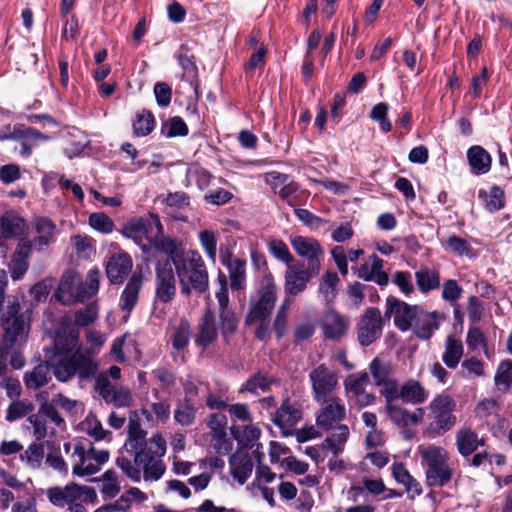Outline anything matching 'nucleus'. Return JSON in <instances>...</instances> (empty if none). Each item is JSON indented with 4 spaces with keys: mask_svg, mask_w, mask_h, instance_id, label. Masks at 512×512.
Returning <instances> with one entry per match:
<instances>
[{
    "mask_svg": "<svg viewBox=\"0 0 512 512\" xmlns=\"http://www.w3.org/2000/svg\"><path fill=\"white\" fill-rule=\"evenodd\" d=\"M49 363L55 378L60 382H67L75 375L80 380H89L98 371V363L88 352L81 350L79 335L75 331L56 336Z\"/></svg>",
    "mask_w": 512,
    "mask_h": 512,
    "instance_id": "nucleus-1",
    "label": "nucleus"
},
{
    "mask_svg": "<svg viewBox=\"0 0 512 512\" xmlns=\"http://www.w3.org/2000/svg\"><path fill=\"white\" fill-rule=\"evenodd\" d=\"M147 432L142 429L138 420L131 419L128 424V435L123 445V452L116 459L117 466L123 473L134 482H140L141 473L137 464L143 462L150 453L156 455H164L166 453V440L161 433H155L148 440L146 438Z\"/></svg>",
    "mask_w": 512,
    "mask_h": 512,
    "instance_id": "nucleus-2",
    "label": "nucleus"
},
{
    "mask_svg": "<svg viewBox=\"0 0 512 512\" xmlns=\"http://www.w3.org/2000/svg\"><path fill=\"white\" fill-rule=\"evenodd\" d=\"M174 266L182 294L188 296L192 291L203 293L207 290L208 271L197 251L189 250L180 259H174Z\"/></svg>",
    "mask_w": 512,
    "mask_h": 512,
    "instance_id": "nucleus-3",
    "label": "nucleus"
},
{
    "mask_svg": "<svg viewBox=\"0 0 512 512\" xmlns=\"http://www.w3.org/2000/svg\"><path fill=\"white\" fill-rule=\"evenodd\" d=\"M63 448L71 459L72 474L78 477L96 474L110 457L108 450L97 449L91 443L86 446L79 440L66 442Z\"/></svg>",
    "mask_w": 512,
    "mask_h": 512,
    "instance_id": "nucleus-4",
    "label": "nucleus"
},
{
    "mask_svg": "<svg viewBox=\"0 0 512 512\" xmlns=\"http://www.w3.org/2000/svg\"><path fill=\"white\" fill-rule=\"evenodd\" d=\"M418 453L428 487H443L451 481L453 469L449 464L450 456L446 449L435 445L420 446Z\"/></svg>",
    "mask_w": 512,
    "mask_h": 512,
    "instance_id": "nucleus-5",
    "label": "nucleus"
},
{
    "mask_svg": "<svg viewBox=\"0 0 512 512\" xmlns=\"http://www.w3.org/2000/svg\"><path fill=\"white\" fill-rule=\"evenodd\" d=\"M32 311H22L18 300L14 299L6 307L1 316V325L4 331V341L12 346L26 342L31 329Z\"/></svg>",
    "mask_w": 512,
    "mask_h": 512,
    "instance_id": "nucleus-6",
    "label": "nucleus"
},
{
    "mask_svg": "<svg viewBox=\"0 0 512 512\" xmlns=\"http://www.w3.org/2000/svg\"><path fill=\"white\" fill-rule=\"evenodd\" d=\"M277 300V286L271 273H265L260 281L257 297L250 300L246 323L264 322Z\"/></svg>",
    "mask_w": 512,
    "mask_h": 512,
    "instance_id": "nucleus-7",
    "label": "nucleus"
},
{
    "mask_svg": "<svg viewBox=\"0 0 512 512\" xmlns=\"http://www.w3.org/2000/svg\"><path fill=\"white\" fill-rule=\"evenodd\" d=\"M308 379L314 401L335 396L334 393L339 388V372L325 363L314 365L309 371Z\"/></svg>",
    "mask_w": 512,
    "mask_h": 512,
    "instance_id": "nucleus-8",
    "label": "nucleus"
},
{
    "mask_svg": "<svg viewBox=\"0 0 512 512\" xmlns=\"http://www.w3.org/2000/svg\"><path fill=\"white\" fill-rule=\"evenodd\" d=\"M46 497L53 506L65 508L82 498L86 501H94L97 495L91 487L70 483L65 486L50 487L46 491Z\"/></svg>",
    "mask_w": 512,
    "mask_h": 512,
    "instance_id": "nucleus-9",
    "label": "nucleus"
},
{
    "mask_svg": "<svg viewBox=\"0 0 512 512\" xmlns=\"http://www.w3.org/2000/svg\"><path fill=\"white\" fill-rule=\"evenodd\" d=\"M315 402L320 405L316 416V424L319 428L330 430L345 419L346 406L340 397L332 396Z\"/></svg>",
    "mask_w": 512,
    "mask_h": 512,
    "instance_id": "nucleus-10",
    "label": "nucleus"
},
{
    "mask_svg": "<svg viewBox=\"0 0 512 512\" xmlns=\"http://www.w3.org/2000/svg\"><path fill=\"white\" fill-rule=\"evenodd\" d=\"M383 320L379 309L368 308L357 324V337L362 346H369L375 342L382 333Z\"/></svg>",
    "mask_w": 512,
    "mask_h": 512,
    "instance_id": "nucleus-11",
    "label": "nucleus"
},
{
    "mask_svg": "<svg viewBox=\"0 0 512 512\" xmlns=\"http://www.w3.org/2000/svg\"><path fill=\"white\" fill-rule=\"evenodd\" d=\"M420 309L417 305H409L395 297H388L385 314L393 317L395 326L406 332L412 328Z\"/></svg>",
    "mask_w": 512,
    "mask_h": 512,
    "instance_id": "nucleus-12",
    "label": "nucleus"
},
{
    "mask_svg": "<svg viewBox=\"0 0 512 512\" xmlns=\"http://www.w3.org/2000/svg\"><path fill=\"white\" fill-rule=\"evenodd\" d=\"M217 282L219 284V290L216 292L215 296L219 304L222 334L226 337L228 334L235 332L237 328V321L235 314L231 309H229L228 282L227 277L223 272H219Z\"/></svg>",
    "mask_w": 512,
    "mask_h": 512,
    "instance_id": "nucleus-13",
    "label": "nucleus"
},
{
    "mask_svg": "<svg viewBox=\"0 0 512 512\" xmlns=\"http://www.w3.org/2000/svg\"><path fill=\"white\" fill-rule=\"evenodd\" d=\"M350 318L333 308L327 309L321 319L320 328L323 337L327 340L338 341L348 332Z\"/></svg>",
    "mask_w": 512,
    "mask_h": 512,
    "instance_id": "nucleus-14",
    "label": "nucleus"
},
{
    "mask_svg": "<svg viewBox=\"0 0 512 512\" xmlns=\"http://www.w3.org/2000/svg\"><path fill=\"white\" fill-rule=\"evenodd\" d=\"M319 272H314L303 263H291L285 271V293L289 296H296L303 292L310 279Z\"/></svg>",
    "mask_w": 512,
    "mask_h": 512,
    "instance_id": "nucleus-15",
    "label": "nucleus"
},
{
    "mask_svg": "<svg viewBox=\"0 0 512 512\" xmlns=\"http://www.w3.org/2000/svg\"><path fill=\"white\" fill-rule=\"evenodd\" d=\"M291 245L295 252L307 261V267L314 272L320 271L324 250L318 240L311 237L295 236L291 240Z\"/></svg>",
    "mask_w": 512,
    "mask_h": 512,
    "instance_id": "nucleus-16",
    "label": "nucleus"
},
{
    "mask_svg": "<svg viewBox=\"0 0 512 512\" xmlns=\"http://www.w3.org/2000/svg\"><path fill=\"white\" fill-rule=\"evenodd\" d=\"M455 400L447 394H439L433 398L429 409L434 416L435 423L442 430H449L456 424Z\"/></svg>",
    "mask_w": 512,
    "mask_h": 512,
    "instance_id": "nucleus-17",
    "label": "nucleus"
},
{
    "mask_svg": "<svg viewBox=\"0 0 512 512\" xmlns=\"http://www.w3.org/2000/svg\"><path fill=\"white\" fill-rule=\"evenodd\" d=\"M155 295L162 303L171 302L176 295V278L168 261L156 267Z\"/></svg>",
    "mask_w": 512,
    "mask_h": 512,
    "instance_id": "nucleus-18",
    "label": "nucleus"
},
{
    "mask_svg": "<svg viewBox=\"0 0 512 512\" xmlns=\"http://www.w3.org/2000/svg\"><path fill=\"white\" fill-rule=\"evenodd\" d=\"M302 418V412L297 403L286 399L273 415V423L277 425L283 435H290L293 428Z\"/></svg>",
    "mask_w": 512,
    "mask_h": 512,
    "instance_id": "nucleus-19",
    "label": "nucleus"
},
{
    "mask_svg": "<svg viewBox=\"0 0 512 512\" xmlns=\"http://www.w3.org/2000/svg\"><path fill=\"white\" fill-rule=\"evenodd\" d=\"M81 276L74 271L65 272L59 282L55 297L64 305L78 302Z\"/></svg>",
    "mask_w": 512,
    "mask_h": 512,
    "instance_id": "nucleus-20",
    "label": "nucleus"
},
{
    "mask_svg": "<svg viewBox=\"0 0 512 512\" xmlns=\"http://www.w3.org/2000/svg\"><path fill=\"white\" fill-rule=\"evenodd\" d=\"M230 474L240 485L245 484L252 474L253 462L249 453L240 449L229 458Z\"/></svg>",
    "mask_w": 512,
    "mask_h": 512,
    "instance_id": "nucleus-21",
    "label": "nucleus"
},
{
    "mask_svg": "<svg viewBox=\"0 0 512 512\" xmlns=\"http://www.w3.org/2000/svg\"><path fill=\"white\" fill-rule=\"evenodd\" d=\"M131 257L123 252L113 254L106 264V275L111 283H122L132 269Z\"/></svg>",
    "mask_w": 512,
    "mask_h": 512,
    "instance_id": "nucleus-22",
    "label": "nucleus"
},
{
    "mask_svg": "<svg viewBox=\"0 0 512 512\" xmlns=\"http://www.w3.org/2000/svg\"><path fill=\"white\" fill-rule=\"evenodd\" d=\"M152 230L149 221L143 218L131 219L123 227V235L132 239L136 244L147 250V245L151 242L150 232Z\"/></svg>",
    "mask_w": 512,
    "mask_h": 512,
    "instance_id": "nucleus-23",
    "label": "nucleus"
},
{
    "mask_svg": "<svg viewBox=\"0 0 512 512\" xmlns=\"http://www.w3.org/2000/svg\"><path fill=\"white\" fill-rule=\"evenodd\" d=\"M31 250L32 244L30 241L23 240L18 243L9 264V271L13 280L21 279L26 273L29 267L28 260Z\"/></svg>",
    "mask_w": 512,
    "mask_h": 512,
    "instance_id": "nucleus-24",
    "label": "nucleus"
},
{
    "mask_svg": "<svg viewBox=\"0 0 512 512\" xmlns=\"http://www.w3.org/2000/svg\"><path fill=\"white\" fill-rule=\"evenodd\" d=\"M384 261L376 254L369 257L368 261L364 263L359 271L358 276L365 281H372L379 286H386L389 282V277L383 271Z\"/></svg>",
    "mask_w": 512,
    "mask_h": 512,
    "instance_id": "nucleus-25",
    "label": "nucleus"
},
{
    "mask_svg": "<svg viewBox=\"0 0 512 512\" xmlns=\"http://www.w3.org/2000/svg\"><path fill=\"white\" fill-rule=\"evenodd\" d=\"M439 328L438 313L420 309L413 326V333L422 340H428Z\"/></svg>",
    "mask_w": 512,
    "mask_h": 512,
    "instance_id": "nucleus-26",
    "label": "nucleus"
},
{
    "mask_svg": "<svg viewBox=\"0 0 512 512\" xmlns=\"http://www.w3.org/2000/svg\"><path fill=\"white\" fill-rule=\"evenodd\" d=\"M32 225L37 235L34 237L31 244L38 250H42L54 241L56 226L52 220L47 217H36Z\"/></svg>",
    "mask_w": 512,
    "mask_h": 512,
    "instance_id": "nucleus-27",
    "label": "nucleus"
},
{
    "mask_svg": "<svg viewBox=\"0 0 512 512\" xmlns=\"http://www.w3.org/2000/svg\"><path fill=\"white\" fill-rule=\"evenodd\" d=\"M156 227L158 234L149 243L157 252L168 255L172 261L174 259H180L182 256L179 254L181 243L176 239H172L162 232V224L158 217L155 218Z\"/></svg>",
    "mask_w": 512,
    "mask_h": 512,
    "instance_id": "nucleus-28",
    "label": "nucleus"
},
{
    "mask_svg": "<svg viewBox=\"0 0 512 512\" xmlns=\"http://www.w3.org/2000/svg\"><path fill=\"white\" fill-rule=\"evenodd\" d=\"M222 264L228 269L231 288L242 290L246 285V262L233 258L230 254L222 256Z\"/></svg>",
    "mask_w": 512,
    "mask_h": 512,
    "instance_id": "nucleus-29",
    "label": "nucleus"
},
{
    "mask_svg": "<svg viewBox=\"0 0 512 512\" xmlns=\"http://www.w3.org/2000/svg\"><path fill=\"white\" fill-rule=\"evenodd\" d=\"M51 364L49 360L44 363H40L35 366L32 370L26 371L23 376V381L27 389L37 390L45 385L51 379Z\"/></svg>",
    "mask_w": 512,
    "mask_h": 512,
    "instance_id": "nucleus-30",
    "label": "nucleus"
},
{
    "mask_svg": "<svg viewBox=\"0 0 512 512\" xmlns=\"http://www.w3.org/2000/svg\"><path fill=\"white\" fill-rule=\"evenodd\" d=\"M162 456L150 453L142 459L143 462L137 464L140 473L142 474L143 472L145 481H157L164 475L166 467L164 462L159 459Z\"/></svg>",
    "mask_w": 512,
    "mask_h": 512,
    "instance_id": "nucleus-31",
    "label": "nucleus"
},
{
    "mask_svg": "<svg viewBox=\"0 0 512 512\" xmlns=\"http://www.w3.org/2000/svg\"><path fill=\"white\" fill-rule=\"evenodd\" d=\"M428 391L415 379H409L400 386L399 399L414 405L424 403L428 398Z\"/></svg>",
    "mask_w": 512,
    "mask_h": 512,
    "instance_id": "nucleus-32",
    "label": "nucleus"
},
{
    "mask_svg": "<svg viewBox=\"0 0 512 512\" xmlns=\"http://www.w3.org/2000/svg\"><path fill=\"white\" fill-rule=\"evenodd\" d=\"M226 419L220 414H213L208 420V426L213 431V438L216 440L215 448L220 452H228L232 448V442L226 437Z\"/></svg>",
    "mask_w": 512,
    "mask_h": 512,
    "instance_id": "nucleus-33",
    "label": "nucleus"
},
{
    "mask_svg": "<svg viewBox=\"0 0 512 512\" xmlns=\"http://www.w3.org/2000/svg\"><path fill=\"white\" fill-rule=\"evenodd\" d=\"M463 353L464 347L462 341L452 335L447 336L444 343V353L442 355L444 364L450 369H455L460 363Z\"/></svg>",
    "mask_w": 512,
    "mask_h": 512,
    "instance_id": "nucleus-34",
    "label": "nucleus"
},
{
    "mask_svg": "<svg viewBox=\"0 0 512 512\" xmlns=\"http://www.w3.org/2000/svg\"><path fill=\"white\" fill-rule=\"evenodd\" d=\"M469 165L474 174H486L491 168V156L481 146H473L467 152Z\"/></svg>",
    "mask_w": 512,
    "mask_h": 512,
    "instance_id": "nucleus-35",
    "label": "nucleus"
},
{
    "mask_svg": "<svg viewBox=\"0 0 512 512\" xmlns=\"http://www.w3.org/2000/svg\"><path fill=\"white\" fill-rule=\"evenodd\" d=\"M142 285V279L138 275H133L126 284L120 298V307L128 313L135 307L138 301L139 291Z\"/></svg>",
    "mask_w": 512,
    "mask_h": 512,
    "instance_id": "nucleus-36",
    "label": "nucleus"
},
{
    "mask_svg": "<svg viewBox=\"0 0 512 512\" xmlns=\"http://www.w3.org/2000/svg\"><path fill=\"white\" fill-rule=\"evenodd\" d=\"M217 338V328L215 319L211 311H207L199 326V332L196 337V343L199 346L207 347Z\"/></svg>",
    "mask_w": 512,
    "mask_h": 512,
    "instance_id": "nucleus-37",
    "label": "nucleus"
},
{
    "mask_svg": "<svg viewBox=\"0 0 512 512\" xmlns=\"http://www.w3.org/2000/svg\"><path fill=\"white\" fill-rule=\"evenodd\" d=\"M332 429L333 433L324 440L323 447L330 450L334 456L339 455L349 437V428L343 424H337Z\"/></svg>",
    "mask_w": 512,
    "mask_h": 512,
    "instance_id": "nucleus-38",
    "label": "nucleus"
},
{
    "mask_svg": "<svg viewBox=\"0 0 512 512\" xmlns=\"http://www.w3.org/2000/svg\"><path fill=\"white\" fill-rule=\"evenodd\" d=\"M395 481L402 484L408 493L420 495L422 493L419 482L413 478L402 463H394L391 467Z\"/></svg>",
    "mask_w": 512,
    "mask_h": 512,
    "instance_id": "nucleus-39",
    "label": "nucleus"
},
{
    "mask_svg": "<svg viewBox=\"0 0 512 512\" xmlns=\"http://www.w3.org/2000/svg\"><path fill=\"white\" fill-rule=\"evenodd\" d=\"M482 444V440L478 439L477 434L470 429L460 430L456 434V445L463 456L471 455Z\"/></svg>",
    "mask_w": 512,
    "mask_h": 512,
    "instance_id": "nucleus-40",
    "label": "nucleus"
},
{
    "mask_svg": "<svg viewBox=\"0 0 512 512\" xmlns=\"http://www.w3.org/2000/svg\"><path fill=\"white\" fill-rule=\"evenodd\" d=\"M415 279L418 289L424 294L436 290L440 286L439 273L427 267L417 270L415 272Z\"/></svg>",
    "mask_w": 512,
    "mask_h": 512,
    "instance_id": "nucleus-41",
    "label": "nucleus"
},
{
    "mask_svg": "<svg viewBox=\"0 0 512 512\" xmlns=\"http://www.w3.org/2000/svg\"><path fill=\"white\" fill-rule=\"evenodd\" d=\"M100 284V271L96 268L90 269L85 281L80 279L78 302H84L97 294Z\"/></svg>",
    "mask_w": 512,
    "mask_h": 512,
    "instance_id": "nucleus-42",
    "label": "nucleus"
},
{
    "mask_svg": "<svg viewBox=\"0 0 512 512\" xmlns=\"http://www.w3.org/2000/svg\"><path fill=\"white\" fill-rule=\"evenodd\" d=\"M386 411L390 420L401 427L416 424L419 421V417L415 413H410L403 407L392 404V402L386 404Z\"/></svg>",
    "mask_w": 512,
    "mask_h": 512,
    "instance_id": "nucleus-43",
    "label": "nucleus"
},
{
    "mask_svg": "<svg viewBox=\"0 0 512 512\" xmlns=\"http://www.w3.org/2000/svg\"><path fill=\"white\" fill-rule=\"evenodd\" d=\"M23 220L13 213L0 217V238L8 239L18 235L22 230Z\"/></svg>",
    "mask_w": 512,
    "mask_h": 512,
    "instance_id": "nucleus-44",
    "label": "nucleus"
},
{
    "mask_svg": "<svg viewBox=\"0 0 512 512\" xmlns=\"http://www.w3.org/2000/svg\"><path fill=\"white\" fill-rule=\"evenodd\" d=\"M339 277L335 272H326L319 284V292L327 303L332 302L338 291Z\"/></svg>",
    "mask_w": 512,
    "mask_h": 512,
    "instance_id": "nucleus-45",
    "label": "nucleus"
},
{
    "mask_svg": "<svg viewBox=\"0 0 512 512\" xmlns=\"http://www.w3.org/2000/svg\"><path fill=\"white\" fill-rule=\"evenodd\" d=\"M100 492L104 499L115 498L120 492V483L115 471L107 470L101 477Z\"/></svg>",
    "mask_w": 512,
    "mask_h": 512,
    "instance_id": "nucleus-46",
    "label": "nucleus"
},
{
    "mask_svg": "<svg viewBox=\"0 0 512 512\" xmlns=\"http://www.w3.org/2000/svg\"><path fill=\"white\" fill-rule=\"evenodd\" d=\"M442 247L444 250L451 252L457 256H470L472 247L470 243L459 236L450 235L443 242Z\"/></svg>",
    "mask_w": 512,
    "mask_h": 512,
    "instance_id": "nucleus-47",
    "label": "nucleus"
},
{
    "mask_svg": "<svg viewBox=\"0 0 512 512\" xmlns=\"http://www.w3.org/2000/svg\"><path fill=\"white\" fill-rule=\"evenodd\" d=\"M44 458V449L41 444L32 443L20 454V460L31 469H38Z\"/></svg>",
    "mask_w": 512,
    "mask_h": 512,
    "instance_id": "nucleus-48",
    "label": "nucleus"
},
{
    "mask_svg": "<svg viewBox=\"0 0 512 512\" xmlns=\"http://www.w3.org/2000/svg\"><path fill=\"white\" fill-rule=\"evenodd\" d=\"M273 378L265 374L258 373L250 377L245 384H243L241 391H248L253 394L266 392L270 385L273 383Z\"/></svg>",
    "mask_w": 512,
    "mask_h": 512,
    "instance_id": "nucleus-49",
    "label": "nucleus"
},
{
    "mask_svg": "<svg viewBox=\"0 0 512 512\" xmlns=\"http://www.w3.org/2000/svg\"><path fill=\"white\" fill-rule=\"evenodd\" d=\"M155 120L151 112L143 110L133 122V132L138 137L147 136L154 129Z\"/></svg>",
    "mask_w": 512,
    "mask_h": 512,
    "instance_id": "nucleus-50",
    "label": "nucleus"
},
{
    "mask_svg": "<svg viewBox=\"0 0 512 512\" xmlns=\"http://www.w3.org/2000/svg\"><path fill=\"white\" fill-rule=\"evenodd\" d=\"M479 197L483 198L485 207L490 212L498 211L504 207V191L500 187H492L489 193L480 191Z\"/></svg>",
    "mask_w": 512,
    "mask_h": 512,
    "instance_id": "nucleus-51",
    "label": "nucleus"
},
{
    "mask_svg": "<svg viewBox=\"0 0 512 512\" xmlns=\"http://www.w3.org/2000/svg\"><path fill=\"white\" fill-rule=\"evenodd\" d=\"M82 430L96 441L104 440L110 432L102 427L101 422L96 416L90 414L81 423Z\"/></svg>",
    "mask_w": 512,
    "mask_h": 512,
    "instance_id": "nucleus-52",
    "label": "nucleus"
},
{
    "mask_svg": "<svg viewBox=\"0 0 512 512\" xmlns=\"http://www.w3.org/2000/svg\"><path fill=\"white\" fill-rule=\"evenodd\" d=\"M369 371L374 381V385L383 382L392 377V365L389 362L374 358L369 364Z\"/></svg>",
    "mask_w": 512,
    "mask_h": 512,
    "instance_id": "nucleus-53",
    "label": "nucleus"
},
{
    "mask_svg": "<svg viewBox=\"0 0 512 512\" xmlns=\"http://www.w3.org/2000/svg\"><path fill=\"white\" fill-rule=\"evenodd\" d=\"M368 382L369 376L366 372L360 375H349L344 381L347 396L354 398L365 390V386Z\"/></svg>",
    "mask_w": 512,
    "mask_h": 512,
    "instance_id": "nucleus-54",
    "label": "nucleus"
},
{
    "mask_svg": "<svg viewBox=\"0 0 512 512\" xmlns=\"http://www.w3.org/2000/svg\"><path fill=\"white\" fill-rule=\"evenodd\" d=\"M196 409L188 400L180 402L174 410V419L181 426H190L194 423Z\"/></svg>",
    "mask_w": 512,
    "mask_h": 512,
    "instance_id": "nucleus-55",
    "label": "nucleus"
},
{
    "mask_svg": "<svg viewBox=\"0 0 512 512\" xmlns=\"http://www.w3.org/2000/svg\"><path fill=\"white\" fill-rule=\"evenodd\" d=\"M33 409L34 405L27 399L14 401L7 409L6 420L11 422L21 419L31 413Z\"/></svg>",
    "mask_w": 512,
    "mask_h": 512,
    "instance_id": "nucleus-56",
    "label": "nucleus"
},
{
    "mask_svg": "<svg viewBox=\"0 0 512 512\" xmlns=\"http://www.w3.org/2000/svg\"><path fill=\"white\" fill-rule=\"evenodd\" d=\"M268 250L275 259L286 263L287 266L294 261V257L290 253L288 246L282 240L273 239L269 241Z\"/></svg>",
    "mask_w": 512,
    "mask_h": 512,
    "instance_id": "nucleus-57",
    "label": "nucleus"
},
{
    "mask_svg": "<svg viewBox=\"0 0 512 512\" xmlns=\"http://www.w3.org/2000/svg\"><path fill=\"white\" fill-rule=\"evenodd\" d=\"M199 241L208 259L215 262L217 255V237L215 233L210 230H202L199 233Z\"/></svg>",
    "mask_w": 512,
    "mask_h": 512,
    "instance_id": "nucleus-58",
    "label": "nucleus"
},
{
    "mask_svg": "<svg viewBox=\"0 0 512 512\" xmlns=\"http://www.w3.org/2000/svg\"><path fill=\"white\" fill-rule=\"evenodd\" d=\"M191 335L190 325L186 320H181L176 326L172 336V345L179 350L187 346Z\"/></svg>",
    "mask_w": 512,
    "mask_h": 512,
    "instance_id": "nucleus-59",
    "label": "nucleus"
},
{
    "mask_svg": "<svg viewBox=\"0 0 512 512\" xmlns=\"http://www.w3.org/2000/svg\"><path fill=\"white\" fill-rule=\"evenodd\" d=\"M162 132L168 138L186 136L188 134V127L182 118L175 116L165 123Z\"/></svg>",
    "mask_w": 512,
    "mask_h": 512,
    "instance_id": "nucleus-60",
    "label": "nucleus"
},
{
    "mask_svg": "<svg viewBox=\"0 0 512 512\" xmlns=\"http://www.w3.org/2000/svg\"><path fill=\"white\" fill-rule=\"evenodd\" d=\"M133 402V397L130 389L117 385L113 393L110 395L106 403L113 404L115 407H129Z\"/></svg>",
    "mask_w": 512,
    "mask_h": 512,
    "instance_id": "nucleus-61",
    "label": "nucleus"
},
{
    "mask_svg": "<svg viewBox=\"0 0 512 512\" xmlns=\"http://www.w3.org/2000/svg\"><path fill=\"white\" fill-rule=\"evenodd\" d=\"M89 225L96 231L109 234L114 229L112 219L104 213H92L89 216Z\"/></svg>",
    "mask_w": 512,
    "mask_h": 512,
    "instance_id": "nucleus-62",
    "label": "nucleus"
},
{
    "mask_svg": "<svg viewBox=\"0 0 512 512\" xmlns=\"http://www.w3.org/2000/svg\"><path fill=\"white\" fill-rule=\"evenodd\" d=\"M388 105L384 102L376 104L371 112L370 118L379 123L383 132L388 133L392 130V124L387 119Z\"/></svg>",
    "mask_w": 512,
    "mask_h": 512,
    "instance_id": "nucleus-63",
    "label": "nucleus"
},
{
    "mask_svg": "<svg viewBox=\"0 0 512 512\" xmlns=\"http://www.w3.org/2000/svg\"><path fill=\"white\" fill-rule=\"evenodd\" d=\"M187 178L189 181L195 182L199 189L204 190L211 184L213 176L201 167H194L188 169Z\"/></svg>",
    "mask_w": 512,
    "mask_h": 512,
    "instance_id": "nucleus-64",
    "label": "nucleus"
}]
</instances>
